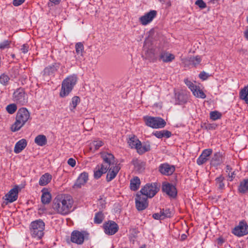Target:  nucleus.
<instances>
[{"mask_svg":"<svg viewBox=\"0 0 248 248\" xmlns=\"http://www.w3.org/2000/svg\"><path fill=\"white\" fill-rule=\"evenodd\" d=\"M232 233L238 236H242L248 233V225L246 223L240 222L238 226L235 227Z\"/></svg>","mask_w":248,"mask_h":248,"instance_id":"nucleus-11","label":"nucleus"},{"mask_svg":"<svg viewBox=\"0 0 248 248\" xmlns=\"http://www.w3.org/2000/svg\"><path fill=\"white\" fill-rule=\"evenodd\" d=\"M84 240V235L83 232L78 231H74L71 233V241L78 245L82 244Z\"/></svg>","mask_w":248,"mask_h":248,"instance_id":"nucleus-16","label":"nucleus"},{"mask_svg":"<svg viewBox=\"0 0 248 248\" xmlns=\"http://www.w3.org/2000/svg\"><path fill=\"white\" fill-rule=\"evenodd\" d=\"M108 170L104 167V166L97 165L94 170V177L96 179H99L103 174L106 173Z\"/></svg>","mask_w":248,"mask_h":248,"instance_id":"nucleus-22","label":"nucleus"},{"mask_svg":"<svg viewBox=\"0 0 248 248\" xmlns=\"http://www.w3.org/2000/svg\"><path fill=\"white\" fill-rule=\"evenodd\" d=\"M195 4L202 9H204L206 7V4L203 0H197L195 1Z\"/></svg>","mask_w":248,"mask_h":248,"instance_id":"nucleus-47","label":"nucleus"},{"mask_svg":"<svg viewBox=\"0 0 248 248\" xmlns=\"http://www.w3.org/2000/svg\"><path fill=\"white\" fill-rule=\"evenodd\" d=\"M25 0H13V4L15 6H17L22 4Z\"/></svg>","mask_w":248,"mask_h":248,"instance_id":"nucleus-53","label":"nucleus"},{"mask_svg":"<svg viewBox=\"0 0 248 248\" xmlns=\"http://www.w3.org/2000/svg\"><path fill=\"white\" fill-rule=\"evenodd\" d=\"M27 144L26 140H20L16 144L14 148V152L16 154L20 153L26 147Z\"/></svg>","mask_w":248,"mask_h":248,"instance_id":"nucleus-21","label":"nucleus"},{"mask_svg":"<svg viewBox=\"0 0 248 248\" xmlns=\"http://www.w3.org/2000/svg\"><path fill=\"white\" fill-rule=\"evenodd\" d=\"M13 100L17 104L24 105L28 102L27 97L22 88L17 89L13 93Z\"/></svg>","mask_w":248,"mask_h":248,"instance_id":"nucleus-7","label":"nucleus"},{"mask_svg":"<svg viewBox=\"0 0 248 248\" xmlns=\"http://www.w3.org/2000/svg\"><path fill=\"white\" fill-rule=\"evenodd\" d=\"M52 179L51 175L48 173H46L43 175L40 178L39 184L40 186L46 185Z\"/></svg>","mask_w":248,"mask_h":248,"instance_id":"nucleus-25","label":"nucleus"},{"mask_svg":"<svg viewBox=\"0 0 248 248\" xmlns=\"http://www.w3.org/2000/svg\"><path fill=\"white\" fill-rule=\"evenodd\" d=\"M212 152L213 151L211 149H205L202 151V155L206 158H208V157L212 154Z\"/></svg>","mask_w":248,"mask_h":248,"instance_id":"nucleus-50","label":"nucleus"},{"mask_svg":"<svg viewBox=\"0 0 248 248\" xmlns=\"http://www.w3.org/2000/svg\"><path fill=\"white\" fill-rule=\"evenodd\" d=\"M217 244L219 246H220L222 245V244L224 242V240L221 238L219 237L217 240Z\"/></svg>","mask_w":248,"mask_h":248,"instance_id":"nucleus-58","label":"nucleus"},{"mask_svg":"<svg viewBox=\"0 0 248 248\" xmlns=\"http://www.w3.org/2000/svg\"><path fill=\"white\" fill-rule=\"evenodd\" d=\"M128 143L131 148H134L137 150H138V146L140 145V141L135 136L129 138Z\"/></svg>","mask_w":248,"mask_h":248,"instance_id":"nucleus-27","label":"nucleus"},{"mask_svg":"<svg viewBox=\"0 0 248 248\" xmlns=\"http://www.w3.org/2000/svg\"><path fill=\"white\" fill-rule=\"evenodd\" d=\"M162 191L168 196L175 198L177 195V190L174 186L170 183L163 184L162 187Z\"/></svg>","mask_w":248,"mask_h":248,"instance_id":"nucleus-13","label":"nucleus"},{"mask_svg":"<svg viewBox=\"0 0 248 248\" xmlns=\"http://www.w3.org/2000/svg\"><path fill=\"white\" fill-rule=\"evenodd\" d=\"M73 203L74 201L71 196L62 194L54 198L52 206L56 213L64 216L71 212Z\"/></svg>","mask_w":248,"mask_h":248,"instance_id":"nucleus-1","label":"nucleus"},{"mask_svg":"<svg viewBox=\"0 0 248 248\" xmlns=\"http://www.w3.org/2000/svg\"><path fill=\"white\" fill-rule=\"evenodd\" d=\"M224 180V178L222 175L219 176L216 179L217 185L220 189H223L224 187V184L223 183Z\"/></svg>","mask_w":248,"mask_h":248,"instance_id":"nucleus-40","label":"nucleus"},{"mask_svg":"<svg viewBox=\"0 0 248 248\" xmlns=\"http://www.w3.org/2000/svg\"><path fill=\"white\" fill-rule=\"evenodd\" d=\"M103 145V142L102 141L100 140H94L90 144V149L91 150L95 151L98 150Z\"/></svg>","mask_w":248,"mask_h":248,"instance_id":"nucleus-35","label":"nucleus"},{"mask_svg":"<svg viewBox=\"0 0 248 248\" xmlns=\"http://www.w3.org/2000/svg\"><path fill=\"white\" fill-rule=\"evenodd\" d=\"M80 102V98L77 96H74L72 98L71 103L70 104L69 108L71 111H73L76 108L78 103Z\"/></svg>","mask_w":248,"mask_h":248,"instance_id":"nucleus-37","label":"nucleus"},{"mask_svg":"<svg viewBox=\"0 0 248 248\" xmlns=\"http://www.w3.org/2000/svg\"><path fill=\"white\" fill-rule=\"evenodd\" d=\"M231 170H232V168H231V167L229 165H227L226 166V172L227 173H230V172H231Z\"/></svg>","mask_w":248,"mask_h":248,"instance_id":"nucleus-62","label":"nucleus"},{"mask_svg":"<svg viewBox=\"0 0 248 248\" xmlns=\"http://www.w3.org/2000/svg\"><path fill=\"white\" fill-rule=\"evenodd\" d=\"M176 103L178 104H183L187 102L188 97L186 94L183 93H178L175 94Z\"/></svg>","mask_w":248,"mask_h":248,"instance_id":"nucleus-23","label":"nucleus"},{"mask_svg":"<svg viewBox=\"0 0 248 248\" xmlns=\"http://www.w3.org/2000/svg\"><path fill=\"white\" fill-rule=\"evenodd\" d=\"M101 156L103 161L101 166H104V167L108 170L110 166L114 165V156L111 153L103 152L100 153Z\"/></svg>","mask_w":248,"mask_h":248,"instance_id":"nucleus-9","label":"nucleus"},{"mask_svg":"<svg viewBox=\"0 0 248 248\" xmlns=\"http://www.w3.org/2000/svg\"><path fill=\"white\" fill-rule=\"evenodd\" d=\"M6 110L10 114H13L17 109L16 105L15 104L8 105L6 107Z\"/></svg>","mask_w":248,"mask_h":248,"instance_id":"nucleus-45","label":"nucleus"},{"mask_svg":"<svg viewBox=\"0 0 248 248\" xmlns=\"http://www.w3.org/2000/svg\"><path fill=\"white\" fill-rule=\"evenodd\" d=\"M83 45L81 42H78L76 45V51L77 54L82 56L83 51Z\"/></svg>","mask_w":248,"mask_h":248,"instance_id":"nucleus-42","label":"nucleus"},{"mask_svg":"<svg viewBox=\"0 0 248 248\" xmlns=\"http://www.w3.org/2000/svg\"><path fill=\"white\" fill-rule=\"evenodd\" d=\"M153 217L154 218H155V219H160V220L163 219L162 218V217H161V215L160 214V213H157L154 214L153 215Z\"/></svg>","mask_w":248,"mask_h":248,"instance_id":"nucleus-56","label":"nucleus"},{"mask_svg":"<svg viewBox=\"0 0 248 248\" xmlns=\"http://www.w3.org/2000/svg\"><path fill=\"white\" fill-rule=\"evenodd\" d=\"M223 162V156L221 153H215L211 160L210 164L212 166L217 167Z\"/></svg>","mask_w":248,"mask_h":248,"instance_id":"nucleus-19","label":"nucleus"},{"mask_svg":"<svg viewBox=\"0 0 248 248\" xmlns=\"http://www.w3.org/2000/svg\"><path fill=\"white\" fill-rule=\"evenodd\" d=\"M145 56L146 59H153L155 56V50L153 48H148L145 50Z\"/></svg>","mask_w":248,"mask_h":248,"instance_id":"nucleus-41","label":"nucleus"},{"mask_svg":"<svg viewBox=\"0 0 248 248\" xmlns=\"http://www.w3.org/2000/svg\"><path fill=\"white\" fill-rule=\"evenodd\" d=\"M18 191L19 186H15L5 195V200L10 203L16 201L18 198Z\"/></svg>","mask_w":248,"mask_h":248,"instance_id":"nucleus-15","label":"nucleus"},{"mask_svg":"<svg viewBox=\"0 0 248 248\" xmlns=\"http://www.w3.org/2000/svg\"><path fill=\"white\" fill-rule=\"evenodd\" d=\"M143 163L142 162H140V163H139V162H137L136 164H135V166L137 167L138 165H142Z\"/></svg>","mask_w":248,"mask_h":248,"instance_id":"nucleus-64","label":"nucleus"},{"mask_svg":"<svg viewBox=\"0 0 248 248\" xmlns=\"http://www.w3.org/2000/svg\"><path fill=\"white\" fill-rule=\"evenodd\" d=\"M21 50L24 53H26L29 50V46L27 44H24L22 46Z\"/></svg>","mask_w":248,"mask_h":248,"instance_id":"nucleus-54","label":"nucleus"},{"mask_svg":"<svg viewBox=\"0 0 248 248\" xmlns=\"http://www.w3.org/2000/svg\"><path fill=\"white\" fill-rule=\"evenodd\" d=\"M120 170V167L116 164L110 166L108 170V172L106 177L107 181L110 182L115 178Z\"/></svg>","mask_w":248,"mask_h":248,"instance_id":"nucleus-17","label":"nucleus"},{"mask_svg":"<svg viewBox=\"0 0 248 248\" xmlns=\"http://www.w3.org/2000/svg\"><path fill=\"white\" fill-rule=\"evenodd\" d=\"M104 219V215L101 212H99L96 213L94 218V222L96 224H100L102 223Z\"/></svg>","mask_w":248,"mask_h":248,"instance_id":"nucleus-39","label":"nucleus"},{"mask_svg":"<svg viewBox=\"0 0 248 248\" xmlns=\"http://www.w3.org/2000/svg\"><path fill=\"white\" fill-rule=\"evenodd\" d=\"M157 12L155 10H151L139 18V21L143 25H146L151 22L156 16Z\"/></svg>","mask_w":248,"mask_h":248,"instance_id":"nucleus-14","label":"nucleus"},{"mask_svg":"<svg viewBox=\"0 0 248 248\" xmlns=\"http://www.w3.org/2000/svg\"><path fill=\"white\" fill-rule=\"evenodd\" d=\"M11 42L8 40H4L0 43V49H3L5 48L9 47Z\"/></svg>","mask_w":248,"mask_h":248,"instance_id":"nucleus-49","label":"nucleus"},{"mask_svg":"<svg viewBox=\"0 0 248 248\" xmlns=\"http://www.w3.org/2000/svg\"><path fill=\"white\" fill-rule=\"evenodd\" d=\"M9 79L10 78L7 75L3 74L0 76V82L3 85H7Z\"/></svg>","mask_w":248,"mask_h":248,"instance_id":"nucleus-43","label":"nucleus"},{"mask_svg":"<svg viewBox=\"0 0 248 248\" xmlns=\"http://www.w3.org/2000/svg\"><path fill=\"white\" fill-rule=\"evenodd\" d=\"M221 116V113L217 111H211L210 113V118L214 121L220 119Z\"/></svg>","mask_w":248,"mask_h":248,"instance_id":"nucleus-44","label":"nucleus"},{"mask_svg":"<svg viewBox=\"0 0 248 248\" xmlns=\"http://www.w3.org/2000/svg\"><path fill=\"white\" fill-rule=\"evenodd\" d=\"M201 60V58L199 56H197L196 57L189 58L188 61L190 64H192L194 66H196L200 63Z\"/></svg>","mask_w":248,"mask_h":248,"instance_id":"nucleus-33","label":"nucleus"},{"mask_svg":"<svg viewBox=\"0 0 248 248\" xmlns=\"http://www.w3.org/2000/svg\"><path fill=\"white\" fill-rule=\"evenodd\" d=\"M160 213L163 219L166 217H170L172 214L170 209H162L160 210Z\"/></svg>","mask_w":248,"mask_h":248,"instance_id":"nucleus-38","label":"nucleus"},{"mask_svg":"<svg viewBox=\"0 0 248 248\" xmlns=\"http://www.w3.org/2000/svg\"><path fill=\"white\" fill-rule=\"evenodd\" d=\"M175 58L174 55L167 52H162L159 56V60L164 62H172Z\"/></svg>","mask_w":248,"mask_h":248,"instance_id":"nucleus-24","label":"nucleus"},{"mask_svg":"<svg viewBox=\"0 0 248 248\" xmlns=\"http://www.w3.org/2000/svg\"><path fill=\"white\" fill-rule=\"evenodd\" d=\"M240 97L248 104V87H245L241 91Z\"/></svg>","mask_w":248,"mask_h":248,"instance_id":"nucleus-36","label":"nucleus"},{"mask_svg":"<svg viewBox=\"0 0 248 248\" xmlns=\"http://www.w3.org/2000/svg\"><path fill=\"white\" fill-rule=\"evenodd\" d=\"M151 149L150 145L149 143H146L142 145L140 143V145L138 146L137 152L139 154L141 155L144 153L150 151Z\"/></svg>","mask_w":248,"mask_h":248,"instance_id":"nucleus-32","label":"nucleus"},{"mask_svg":"<svg viewBox=\"0 0 248 248\" xmlns=\"http://www.w3.org/2000/svg\"><path fill=\"white\" fill-rule=\"evenodd\" d=\"M184 82L187 86H188V87L190 89L191 92L195 88H196V87L197 86L187 79H185Z\"/></svg>","mask_w":248,"mask_h":248,"instance_id":"nucleus-48","label":"nucleus"},{"mask_svg":"<svg viewBox=\"0 0 248 248\" xmlns=\"http://www.w3.org/2000/svg\"><path fill=\"white\" fill-rule=\"evenodd\" d=\"M187 236L185 234H183L181 236V240H184L186 239Z\"/></svg>","mask_w":248,"mask_h":248,"instance_id":"nucleus-63","label":"nucleus"},{"mask_svg":"<svg viewBox=\"0 0 248 248\" xmlns=\"http://www.w3.org/2000/svg\"><path fill=\"white\" fill-rule=\"evenodd\" d=\"M159 189L155 183L146 185L141 189L140 192L148 198L153 197L158 191Z\"/></svg>","mask_w":248,"mask_h":248,"instance_id":"nucleus-6","label":"nucleus"},{"mask_svg":"<svg viewBox=\"0 0 248 248\" xmlns=\"http://www.w3.org/2000/svg\"><path fill=\"white\" fill-rule=\"evenodd\" d=\"M208 160V158H206L201 154L197 160V163L199 165H201L205 163Z\"/></svg>","mask_w":248,"mask_h":248,"instance_id":"nucleus-46","label":"nucleus"},{"mask_svg":"<svg viewBox=\"0 0 248 248\" xmlns=\"http://www.w3.org/2000/svg\"><path fill=\"white\" fill-rule=\"evenodd\" d=\"M88 180V174L86 172L81 173L78 176L75 184L74 185V188H80L84 185Z\"/></svg>","mask_w":248,"mask_h":248,"instance_id":"nucleus-18","label":"nucleus"},{"mask_svg":"<svg viewBox=\"0 0 248 248\" xmlns=\"http://www.w3.org/2000/svg\"><path fill=\"white\" fill-rule=\"evenodd\" d=\"M143 119L146 125L153 128H163L166 124L165 120L160 117L146 116Z\"/></svg>","mask_w":248,"mask_h":248,"instance_id":"nucleus-5","label":"nucleus"},{"mask_svg":"<svg viewBox=\"0 0 248 248\" xmlns=\"http://www.w3.org/2000/svg\"><path fill=\"white\" fill-rule=\"evenodd\" d=\"M105 232L109 235L114 234L118 230V225L113 221H108L104 224Z\"/></svg>","mask_w":248,"mask_h":248,"instance_id":"nucleus-12","label":"nucleus"},{"mask_svg":"<svg viewBox=\"0 0 248 248\" xmlns=\"http://www.w3.org/2000/svg\"><path fill=\"white\" fill-rule=\"evenodd\" d=\"M240 53L242 54H247V50L245 49H241L239 50Z\"/></svg>","mask_w":248,"mask_h":248,"instance_id":"nucleus-61","label":"nucleus"},{"mask_svg":"<svg viewBox=\"0 0 248 248\" xmlns=\"http://www.w3.org/2000/svg\"><path fill=\"white\" fill-rule=\"evenodd\" d=\"M158 171L162 175L170 176L173 174L175 170L174 166L167 163L161 164L158 168Z\"/></svg>","mask_w":248,"mask_h":248,"instance_id":"nucleus-10","label":"nucleus"},{"mask_svg":"<svg viewBox=\"0 0 248 248\" xmlns=\"http://www.w3.org/2000/svg\"><path fill=\"white\" fill-rule=\"evenodd\" d=\"M159 1L162 4H166L168 6H170V0H159Z\"/></svg>","mask_w":248,"mask_h":248,"instance_id":"nucleus-57","label":"nucleus"},{"mask_svg":"<svg viewBox=\"0 0 248 248\" xmlns=\"http://www.w3.org/2000/svg\"><path fill=\"white\" fill-rule=\"evenodd\" d=\"M42 193L41 196V202L43 204H49L51 200L52 196L50 193L46 188H43L41 190Z\"/></svg>","mask_w":248,"mask_h":248,"instance_id":"nucleus-20","label":"nucleus"},{"mask_svg":"<svg viewBox=\"0 0 248 248\" xmlns=\"http://www.w3.org/2000/svg\"><path fill=\"white\" fill-rule=\"evenodd\" d=\"M238 190L241 193H245L248 190V179H245L240 183Z\"/></svg>","mask_w":248,"mask_h":248,"instance_id":"nucleus-34","label":"nucleus"},{"mask_svg":"<svg viewBox=\"0 0 248 248\" xmlns=\"http://www.w3.org/2000/svg\"><path fill=\"white\" fill-rule=\"evenodd\" d=\"M193 95L196 97L201 98L202 99H204L206 97L205 94L203 93V92L200 89V88L199 86H196V88L192 91Z\"/></svg>","mask_w":248,"mask_h":248,"instance_id":"nucleus-31","label":"nucleus"},{"mask_svg":"<svg viewBox=\"0 0 248 248\" xmlns=\"http://www.w3.org/2000/svg\"><path fill=\"white\" fill-rule=\"evenodd\" d=\"M30 117V114L27 109L22 108L18 109L16 116V121L11 127L13 132L18 131L28 121Z\"/></svg>","mask_w":248,"mask_h":248,"instance_id":"nucleus-2","label":"nucleus"},{"mask_svg":"<svg viewBox=\"0 0 248 248\" xmlns=\"http://www.w3.org/2000/svg\"><path fill=\"white\" fill-rule=\"evenodd\" d=\"M140 181L138 177H134L130 181V188L132 190H137L140 187Z\"/></svg>","mask_w":248,"mask_h":248,"instance_id":"nucleus-29","label":"nucleus"},{"mask_svg":"<svg viewBox=\"0 0 248 248\" xmlns=\"http://www.w3.org/2000/svg\"><path fill=\"white\" fill-rule=\"evenodd\" d=\"M209 76V74L206 73L204 71L201 72V73L199 74V78L203 80L207 79Z\"/></svg>","mask_w":248,"mask_h":248,"instance_id":"nucleus-51","label":"nucleus"},{"mask_svg":"<svg viewBox=\"0 0 248 248\" xmlns=\"http://www.w3.org/2000/svg\"><path fill=\"white\" fill-rule=\"evenodd\" d=\"M135 204L137 209L140 211L145 209L148 205L147 198L145 195L138 193L135 198Z\"/></svg>","mask_w":248,"mask_h":248,"instance_id":"nucleus-8","label":"nucleus"},{"mask_svg":"<svg viewBox=\"0 0 248 248\" xmlns=\"http://www.w3.org/2000/svg\"><path fill=\"white\" fill-rule=\"evenodd\" d=\"M228 175L229 176V180L232 181L233 178V175H234V172H232L231 174L229 173Z\"/></svg>","mask_w":248,"mask_h":248,"instance_id":"nucleus-59","label":"nucleus"},{"mask_svg":"<svg viewBox=\"0 0 248 248\" xmlns=\"http://www.w3.org/2000/svg\"><path fill=\"white\" fill-rule=\"evenodd\" d=\"M153 134L159 139H161L163 137L168 138L171 135V133L170 131L165 130L154 132L153 133Z\"/></svg>","mask_w":248,"mask_h":248,"instance_id":"nucleus-26","label":"nucleus"},{"mask_svg":"<svg viewBox=\"0 0 248 248\" xmlns=\"http://www.w3.org/2000/svg\"><path fill=\"white\" fill-rule=\"evenodd\" d=\"M58 69V66L52 65L46 67L43 71L44 76H50L53 75Z\"/></svg>","mask_w":248,"mask_h":248,"instance_id":"nucleus-28","label":"nucleus"},{"mask_svg":"<svg viewBox=\"0 0 248 248\" xmlns=\"http://www.w3.org/2000/svg\"><path fill=\"white\" fill-rule=\"evenodd\" d=\"M67 163L69 165L71 166L72 167H74L76 165V160L73 158H70L68 160Z\"/></svg>","mask_w":248,"mask_h":248,"instance_id":"nucleus-52","label":"nucleus"},{"mask_svg":"<svg viewBox=\"0 0 248 248\" xmlns=\"http://www.w3.org/2000/svg\"><path fill=\"white\" fill-rule=\"evenodd\" d=\"M50 2L48 3L49 6H52L53 4L57 5L59 4L61 0H49Z\"/></svg>","mask_w":248,"mask_h":248,"instance_id":"nucleus-55","label":"nucleus"},{"mask_svg":"<svg viewBox=\"0 0 248 248\" xmlns=\"http://www.w3.org/2000/svg\"><path fill=\"white\" fill-rule=\"evenodd\" d=\"M34 142L38 145L43 146L46 144L47 140L45 135H39L35 138Z\"/></svg>","mask_w":248,"mask_h":248,"instance_id":"nucleus-30","label":"nucleus"},{"mask_svg":"<svg viewBox=\"0 0 248 248\" xmlns=\"http://www.w3.org/2000/svg\"><path fill=\"white\" fill-rule=\"evenodd\" d=\"M45 226V223L40 219L31 222L30 226L31 236L34 238H41L44 235Z\"/></svg>","mask_w":248,"mask_h":248,"instance_id":"nucleus-4","label":"nucleus"},{"mask_svg":"<svg viewBox=\"0 0 248 248\" xmlns=\"http://www.w3.org/2000/svg\"><path fill=\"white\" fill-rule=\"evenodd\" d=\"M245 37L248 40V27H247L246 31L244 32Z\"/></svg>","mask_w":248,"mask_h":248,"instance_id":"nucleus-60","label":"nucleus"},{"mask_svg":"<svg viewBox=\"0 0 248 248\" xmlns=\"http://www.w3.org/2000/svg\"><path fill=\"white\" fill-rule=\"evenodd\" d=\"M77 79V76L73 75L68 76L63 80L60 93V96L61 97H64L69 94L76 85Z\"/></svg>","mask_w":248,"mask_h":248,"instance_id":"nucleus-3","label":"nucleus"}]
</instances>
